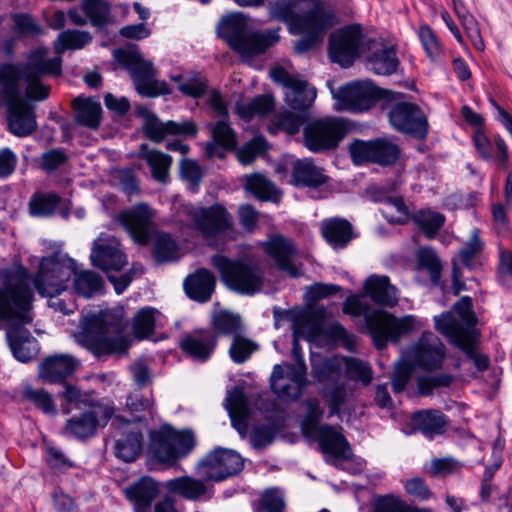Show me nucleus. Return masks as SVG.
<instances>
[{
    "label": "nucleus",
    "instance_id": "nucleus-1",
    "mask_svg": "<svg viewBox=\"0 0 512 512\" xmlns=\"http://www.w3.org/2000/svg\"><path fill=\"white\" fill-rule=\"evenodd\" d=\"M61 72V56L50 57L49 49L39 46L28 53L24 63L2 65L0 84L21 89L27 100L43 101L50 89L43 83V77L59 76Z\"/></svg>",
    "mask_w": 512,
    "mask_h": 512
},
{
    "label": "nucleus",
    "instance_id": "nucleus-2",
    "mask_svg": "<svg viewBox=\"0 0 512 512\" xmlns=\"http://www.w3.org/2000/svg\"><path fill=\"white\" fill-rule=\"evenodd\" d=\"M123 332L122 313L102 311L81 321L75 339L97 359L104 360L112 355L122 356L127 353L130 344Z\"/></svg>",
    "mask_w": 512,
    "mask_h": 512
},
{
    "label": "nucleus",
    "instance_id": "nucleus-3",
    "mask_svg": "<svg viewBox=\"0 0 512 512\" xmlns=\"http://www.w3.org/2000/svg\"><path fill=\"white\" fill-rule=\"evenodd\" d=\"M0 329L6 323H32L33 291L28 271L22 266L0 268Z\"/></svg>",
    "mask_w": 512,
    "mask_h": 512
},
{
    "label": "nucleus",
    "instance_id": "nucleus-4",
    "mask_svg": "<svg viewBox=\"0 0 512 512\" xmlns=\"http://www.w3.org/2000/svg\"><path fill=\"white\" fill-rule=\"evenodd\" d=\"M343 312L353 316H364L366 327L377 349L387 346L388 341L397 343L400 338L421 324L413 315L397 318L382 310H369V304L362 295L347 297Z\"/></svg>",
    "mask_w": 512,
    "mask_h": 512
},
{
    "label": "nucleus",
    "instance_id": "nucleus-5",
    "mask_svg": "<svg viewBox=\"0 0 512 512\" xmlns=\"http://www.w3.org/2000/svg\"><path fill=\"white\" fill-rule=\"evenodd\" d=\"M179 217L183 227L214 247H218L219 241L229 236L234 228L232 215L219 203L211 206L185 205Z\"/></svg>",
    "mask_w": 512,
    "mask_h": 512
},
{
    "label": "nucleus",
    "instance_id": "nucleus-6",
    "mask_svg": "<svg viewBox=\"0 0 512 512\" xmlns=\"http://www.w3.org/2000/svg\"><path fill=\"white\" fill-rule=\"evenodd\" d=\"M280 28L248 32L247 20L242 13H232L222 18L217 26L218 35L243 57L264 53L280 39Z\"/></svg>",
    "mask_w": 512,
    "mask_h": 512
},
{
    "label": "nucleus",
    "instance_id": "nucleus-7",
    "mask_svg": "<svg viewBox=\"0 0 512 512\" xmlns=\"http://www.w3.org/2000/svg\"><path fill=\"white\" fill-rule=\"evenodd\" d=\"M90 259L94 267L107 274V278L113 284L117 294L126 290L136 273H143L142 266L133 265L129 271L120 276L112 274L121 271L128 264L127 256L115 238L99 237L95 239L92 243Z\"/></svg>",
    "mask_w": 512,
    "mask_h": 512
},
{
    "label": "nucleus",
    "instance_id": "nucleus-8",
    "mask_svg": "<svg viewBox=\"0 0 512 512\" xmlns=\"http://www.w3.org/2000/svg\"><path fill=\"white\" fill-rule=\"evenodd\" d=\"M211 263L218 271L221 281L231 291L242 295H253L263 287V271L255 263L232 260L221 254L213 255Z\"/></svg>",
    "mask_w": 512,
    "mask_h": 512
},
{
    "label": "nucleus",
    "instance_id": "nucleus-9",
    "mask_svg": "<svg viewBox=\"0 0 512 512\" xmlns=\"http://www.w3.org/2000/svg\"><path fill=\"white\" fill-rule=\"evenodd\" d=\"M113 55L127 68L137 92L142 96L156 97L171 92L165 81L156 79L153 63L144 59L137 49H117Z\"/></svg>",
    "mask_w": 512,
    "mask_h": 512
},
{
    "label": "nucleus",
    "instance_id": "nucleus-10",
    "mask_svg": "<svg viewBox=\"0 0 512 512\" xmlns=\"http://www.w3.org/2000/svg\"><path fill=\"white\" fill-rule=\"evenodd\" d=\"M75 270V261L68 256L56 253L44 257L33 281L36 291L42 297L54 298L66 290Z\"/></svg>",
    "mask_w": 512,
    "mask_h": 512
},
{
    "label": "nucleus",
    "instance_id": "nucleus-11",
    "mask_svg": "<svg viewBox=\"0 0 512 512\" xmlns=\"http://www.w3.org/2000/svg\"><path fill=\"white\" fill-rule=\"evenodd\" d=\"M195 445V436L191 431H176L163 426L151 433L149 454L158 462L173 465L180 458L186 457Z\"/></svg>",
    "mask_w": 512,
    "mask_h": 512
},
{
    "label": "nucleus",
    "instance_id": "nucleus-12",
    "mask_svg": "<svg viewBox=\"0 0 512 512\" xmlns=\"http://www.w3.org/2000/svg\"><path fill=\"white\" fill-rule=\"evenodd\" d=\"M347 126L343 119L325 117L307 123L303 128L305 147L314 153L334 150L344 138Z\"/></svg>",
    "mask_w": 512,
    "mask_h": 512
},
{
    "label": "nucleus",
    "instance_id": "nucleus-13",
    "mask_svg": "<svg viewBox=\"0 0 512 512\" xmlns=\"http://www.w3.org/2000/svg\"><path fill=\"white\" fill-rule=\"evenodd\" d=\"M2 94L7 106V123L9 131L18 136L31 135L37 128L35 107L24 99V91L6 85Z\"/></svg>",
    "mask_w": 512,
    "mask_h": 512
},
{
    "label": "nucleus",
    "instance_id": "nucleus-14",
    "mask_svg": "<svg viewBox=\"0 0 512 512\" xmlns=\"http://www.w3.org/2000/svg\"><path fill=\"white\" fill-rule=\"evenodd\" d=\"M453 312L444 313L434 317L435 328L449 341L456 340V337L463 338L476 334L475 316L471 310V301L463 297L453 307Z\"/></svg>",
    "mask_w": 512,
    "mask_h": 512
},
{
    "label": "nucleus",
    "instance_id": "nucleus-15",
    "mask_svg": "<svg viewBox=\"0 0 512 512\" xmlns=\"http://www.w3.org/2000/svg\"><path fill=\"white\" fill-rule=\"evenodd\" d=\"M383 90L371 80H357L339 88L335 97L340 108L351 112H364L369 110L380 100Z\"/></svg>",
    "mask_w": 512,
    "mask_h": 512
},
{
    "label": "nucleus",
    "instance_id": "nucleus-16",
    "mask_svg": "<svg viewBox=\"0 0 512 512\" xmlns=\"http://www.w3.org/2000/svg\"><path fill=\"white\" fill-rule=\"evenodd\" d=\"M270 76L285 88V102L293 110L304 111L314 103L317 90L306 80L289 74L280 66L272 68Z\"/></svg>",
    "mask_w": 512,
    "mask_h": 512
},
{
    "label": "nucleus",
    "instance_id": "nucleus-17",
    "mask_svg": "<svg viewBox=\"0 0 512 512\" xmlns=\"http://www.w3.org/2000/svg\"><path fill=\"white\" fill-rule=\"evenodd\" d=\"M389 122L394 129L415 139L423 140L429 130V124L423 110L415 103L397 102L388 114Z\"/></svg>",
    "mask_w": 512,
    "mask_h": 512
},
{
    "label": "nucleus",
    "instance_id": "nucleus-18",
    "mask_svg": "<svg viewBox=\"0 0 512 512\" xmlns=\"http://www.w3.org/2000/svg\"><path fill=\"white\" fill-rule=\"evenodd\" d=\"M199 466L206 480L219 482L241 472L244 462L236 451L217 447L202 458Z\"/></svg>",
    "mask_w": 512,
    "mask_h": 512
},
{
    "label": "nucleus",
    "instance_id": "nucleus-19",
    "mask_svg": "<svg viewBox=\"0 0 512 512\" xmlns=\"http://www.w3.org/2000/svg\"><path fill=\"white\" fill-rule=\"evenodd\" d=\"M407 357L414 367L432 372L442 368L446 348L434 333L424 332L417 343L409 348Z\"/></svg>",
    "mask_w": 512,
    "mask_h": 512
},
{
    "label": "nucleus",
    "instance_id": "nucleus-20",
    "mask_svg": "<svg viewBox=\"0 0 512 512\" xmlns=\"http://www.w3.org/2000/svg\"><path fill=\"white\" fill-rule=\"evenodd\" d=\"M361 27L351 25L332 33L329 37V57L332 62L341 67H350L359 56L362 44Z\"/></svg>",
    "mask_w": 512,
    "mask_h": 512
},
{
    "label": "nucleus",
    "instance_id": "nucleus-21",
    "mask_svg": "<svg viewBox=\"0 0 512 512\" xmlns=\"http://www.w3.org/2000/svg\"><path fill=\"white\" fill-rule=\"evenodd\" d=\"M349 150L356 163L369 161L380 165L393 164L400 154L398 145L384 138L367 142L357 140L350 145Z\"/></svg>",
    "mask_w": 512,
    "mask_h": 512
},
{
    "label": "nucleus",
    "instance_id": "nucleus-22",
    "mask_svg": "<svg viewBox=\"0 0 512 512\" xmlns=\"http://www.w3.org/2000/svg\"><path fill=\"white\" fill-rule=\"evenodd\" d=\"M337 24V16L321 0H312L309 8L302 10L294 23L295 32H312L324 37L326 31Z\"/></svg>",
    "mask_w": 512,
    "mask_h": 512
},
{
    "label": "nucleus",
    "instance_id": "nucleus-23",
    "mask_svg": "<svg viewBox=\"0 0 512 512\" xmlns=\"http://www.w3.org/2000/svg\"><path fill=\"white\" fill-rule=\"evenodd\" d=\"M153 217L154 212L150 206L146 203H139L122 211L118 219L135 242L145 245L150 242L152 234L155 232Z\"/></svg>",
    "mask_w": 512,
    "mask_h": 512
},
{
    "label": "nucleus",
    "instance_id": "nucleus-24",
    "mask_svg": "<svg viewBox=\"0 0 512 512\" xmlns=\"http://www.w3.org/2000/svg\"><path fill=\"white\" fill-rule=\"evenodd\" d=\"M139 114L143 117V132L145 136L155 143L162 142L168 135L195 136L198 131L193 121L162 122L147 108H140Z\"/></svg>",
    "mask_w": 512,
    "mask_h": 512
},
{
    "label": "nucleus",
    "instance_id": "nucleus-25",
    "mask_svg": "<svg viewBox=\"0 0 512 512\" xmlns=\"http://www.w3.org/2000/svg\"><path fill=\"white\" fill-rule=\"evenodd\" d=\"M113 414L114 409L108 405L96 406L79 416L69 418L65 431L77 439L89 438L96 433L98 425L105 426Z\"/></svg>",
    "mask_w": 512,
    "mask_h": 512
},
{
    "label": "nucleus",
    "instance_id": "nucleus-26",
    "mask_svg": "<svg viewBox=\"0 0 512 512\" xmlns=\"http://www.w3.org/2000/svg\"><path fill=\"white\" fill-rule=\"evenodd\" d=\"M264 250L280 271L291 277L301 275L300 267L294 262L297 251L290 239L275 234L266 241Z\"/></svg>",
    "mask_w": 512,
    "mask_h": 512
},
{
    "label": "nucleus",
    "instance_id": "nucleus-27",
    "mask_svg": "<svg viewBox=\"0 0 512 512\" xmlns=\"http://www.w3.org/2000/svg\"><path fill=\"white\" fill-rule=\"evenodd\" d=\"M217 334L212 330H195L179 341L180 349L195 362H206L217 346Z\"/></svg>",
    "mask_w": 512,
    "mask_h": 512
},
{
    "label": "nucleus",
    "instance_id": "nucleus-28",
    "mask_svg": "<svg viewBox=\"0 0 512 512\" xmlns=\"http://www.w3.org/2000/svg\"><path fill=\"white\" fill-rule=\"evenodd\" d=\"M307 375L299 376L296 371H290L280 364L273 368L270 385L275 394L282 400H296L307 386Z\"/></svg>",
    "mask_w": 512,
    "mask_h": 512
},
{
    "label": "nucleus",
    "instance_id": "nucleus-29",
    "mask_svg": "<svg viewBox=\"0 0 512 512\" xmlns=\"http://www.w3.org/2000/svg\"><path fill=\"white\" fill-rule=\"evenodd\" d=\"M80 366V361L70 354H55L45 358L39 366V376L48 383H65Z\"/></svg>",
    "mask_w": 512,
    "mask_h": 512
},
{
    "label": "nucleus",
    "instance_id": "nucleus-30",
    "mask_svg": "<svg viewBox=\"0 0 512 512\" xmlns=\"http://www.w3.org/2000/svg\"><path fill=\"white\" fill-rule=\"evenodd\" d=\"M21 324H11L6 331V338L13 356L20 362L33 360L39 352V343L31 332Z\"/></svg>",
    "mask_w": 512,
    "mask_h": 512
},
{
    "label": "nucleus",
    "instance_id": "nucleus-31",
    "mask_svg": "<svg viewBox=\"0 0 512 512\" xmlns=\"http://www.w3.org/2000/svg\"><path fill=\"white\" fill-rule=\"evenodd\" d=\"M125 496L132 503L134 512H152V503L158 497V482L143 476L124 489Z\"/></svg>",
    "mask_w": 512,
    "mask_h": 512
},
{
    "label": "nucleus",
    "instance_id": "nucleus-32",
    "mask_svg": "<svg viewBox=\"0 0 512 512\" xmlns=\"http://www.w3.org/2000/svg\"><path fill=\"white\" fill-rule=\"evenodd\" d=\"M447 417L439 410L426 409L414 413L410 420V430L407 434L421 432L426 438L432 440L446 432Z\"/></svg>",
    "mask_w": 512,
    "mask_h": 512
},
{
    "label": "nucleus",
    "instance_id": "nucleus-33",
    "mask_svg": "<svg viewBox=\"0 0 512 512\" xmlns=\"http://www.w3.org/2000/svg\"><path fill=\"white\" fill-rule=\"evenodd\" d=\"M165 487L169 493L178 495L186 500L201 501L212 498V487L202 480L191 476H181L166 481Z\"/></svg>",
    "mask_w": 512,
    "mask_h": 512
},
{
    "label": "nucleus",
    "instance_id": "nucleus-34",
    "mask_svg": "<svg viewBox=\"0 0 512 512\" xmlns=\"http://www.w3.org/2000/svg\"><path fill=\"white\" fill-rule=\"evenodd\" d=\"M142 448V432L138 428L126 426L115 441L114 454L123 462L130 463L140 456Z\"/></svg>",
    "mask_w": 512,
    "mask_h": 512
},
{
    "label": "nucleus",
    "instance_id": "nucleus-35",
    "mask_svg": "<svg viewBox=\"0 0 512 512\" xmlns=\"http://www.w3.org/2000/svg\"><path fill=\"white\" fill-rule=\"evenodd\" d=\"M215 285V276L204 268L196 270L184 281V289L187 296L192 300L202 303L211 298Z\"/></svg>",
    "mask_w": 512,
    "mask_h": 512
},
{
    "label": "nucleus",
    "instance_id": "nucleus-36",
    "mask_svg": "<svg viewBox=\"0 0 512 512\" xmlns=\"http://www.w3.org/2000/svg\"><path fill=\"white\" fill-rule=\"evenodd\" d=\"M328 181L321 167L315 165L312 159H299L292 168V183L299 187L317 188Z\"/></svg>",
    "mask_w": 512,
    "mask_h": 512
},
{
    "label": "nucleus",
    "instance_id": "nucleus-37",
    "mask_svg": "<svg viewBox=\"0 0 512 512\" xmlns=\"http://www.w3.org/2000/svg\"><path fill=\"white\" fill-rule=\"evenodd\" d=\"M364 290L367 296L378 305L394 306L397 301V289L391 285L388 276L372 275L364 283Z\"/></svg>",
    "mask_w": 512,
    "mask_h": 512
},
{
    "label": "nucleus",
    "instance_id": "nucleus-38",
    "mask_svg": "<svg viewBox=\"0 0 512 512\" xmlns=\"http://www.w3.org/2000/svg\"><path fill=\"white\" fill-rule=\"evenodd\" d=\"M58 397L61 400V409L64 414H70L73 408H95L103 404L97 401L93 393L82 391L77 385L63 383V390Z\"/></svg>",
    "mask_w": 512,
    "mask_h": 512
},
{
    "label": "nucleus",
    "instance_id": "nucleus-39",
    "mask_svg": "<svg viewBox=\"0 0 512 512\" xmlns=\"http://www.w3.org/2000/svg\"><path fill=\"white\" fill-rule=\"evenodd\" d=\"M226 409L233 427L241 434L245 435L248 429V417L250 414L249 403L243 391L234 388L226 398Z\"/></svg>",
    "mask_w": 512,
    "mask_h": 512
},
{
    "label": "nucleus",
    "instance_id": "nucleus-40",
    "mask_svg": "<svg viewBox=\"0 0 512 512\" xmlns=\"http://www.w3.org/2000/svg\"><path fill=\"white\" fill-rule=\"evenodd\" d=\"M342 369V360L338 357L324 358L313 355L311 358L312 376L323 386L341 381Z\"/></svg>",
    "mask_w": 512,
    "mask_h": 512
},
{
    "label": "nucleus",
    "instance_id": "nucleus-41",
    "mask_svg": "<svg viewBox=\"0 0 512 512\" xmlns=\"http://www.w3.org/2000/svg\"><path fill=\"white\" fill-rule=\"evenodd\" d=\"M367 193L372 201L384 203L395 208L399 216L389 217L387 214H385V217L389 222L402 224L407 220L409 215L408 208L404 203L403 198L397 195L393 188H387L385 186H373L367 190Z\"/></svg>",
    "mask_w": 512,
    "mask_h": 512
},
{
    "label": "nucleus",
    "instance_id": "nucleus-42",
    "mask_svg": "<svg viewBox=\"0 0 512 512\" xmlns=\"http://www.w3.org/2000/svg\"><path fill=\"white\" fill-rule=\"evenodd\" d=\"M76 123L96 130L100 126L102 108L99 101L79 96L72 102Z\"/></svg>",
    "mask_w": 512,
    "mask_h": 512
},
{
    "label": "nucleus",
    "instance_id": "nucleus-43",
    "mask_svg": "<svg viewBox=\"0 0 512 512\" xmlns=\"http://www.w3.org/2000/svg\"><path fill=\"white\" fill-rule=\"evenodd\" d=\"M321 233L331 246L342 249L352 239V225L345 219L331 218L321 223Z\"/></svg>",
    "mask_w": 512,
    "mask_h": 512
},
{
    "label": "nucleus",
    "instance_id": "nucleus-44",
    "mask_svg": "<svg viewBox=\"0 0 512 512\" xmlns=\"http://www.w3.org/2000/svg\"><path fill=\"white\" fill-rule=\"evenodd\" d=\"M367 64L375 74L391 75L396 72L399 60L393 47L381 44L367 56Z\"/></svg>",
    "mask_w": 512,
    "mask_h": 512
},
{
    "label": "nucleus",
    "instance_id": "nucleus-45",
    "mask_svg": "<svg viewBox=\"0 0 512 512\" xmlns=\"http://www.w3.org/2000/svg\"><path fill=\"white\" fill-rule=\"evenodd\" d=\"M139 157L144 159L151 169L152 177L161 183L167 182L169 176V169L172 164L171 156L155 150L150 149L145 143L139 147Z\"/></svg>",
    "mask_w": 512,
    "mask_h": 512
},
{
    "label": "nucleus",
    "instance_id": "nucleus-46",
    "mask_svg": "<svg viewBox=\"0 0 512 512\" xmlns=\"http://www.w3.org/2000/svg\"><path fill=\"white\" fill-rule=\"evenodd\" d=\"M319 445L326 454L338 459H347L351 453L345 437L331 426L321 429Z\"/></svg>",
    "mask_w": 512,
    "mask_h": 512
},
{
    "label": "nucleus",
    "instance_id": "nucleus-47",
    "mask_svg": "<svg viewBox=\"0 0 512 512\" xmlns=\"http://www.w3.org/2000/svg\"><path fill=\"white\" fill-rule=\"evenodd\" d=\"M152 252L157 263H168L179 258V249L175 240L167 233L155 231L150 239Z\"/></svg>",
    "mask_w": 512,
    "mask_h": 512
},
{
    "label": "nucleus",
    "instance_id": "nucleus-48",
    "mask_svg": "<svg viewBox=\"0 0 512 512\" xmlns=\"http://www.w3.org/2000/svg\"><path fill=\"white\" fill-rule=\"evenodd\" d=\"M72 275H74V289L79 295L90 298L103 292L104 281L96 272L91 270L78 272L77 265L75 264V270Z\"/></svg>",
    "mask_w": 512,
    "mask_h": 512
},
{
    "label": "nucleus",
    "instance_id": "nucleus-49",
    "mask_svg": "<svg viewBox=\"0 0 512 512\" xmlns=\"http://www.w3.org/2000/svg\"><path fill=\"white\" fill-rule=\"evenodd\" d=\"M92 35L88 31L68 29L62 31L54 42V49L58 56L66 50H78L84 48L92 41Z\"/></svg>",
    "mask_w": 512,
    "mask_h": 512
},
{
    "label": "nucleus",
    "instance_id": "nucleus-50",
    "mask_svg": "<svg viewBox=\"0 0 512 512\" xmlns=\"http://www.w3.org/2000/svg\"><path fill=\"white\" fill-rule=\"evenodd\" d=\"M319 393L322 395L329 408V416H339L341 407L347 402L348 391L346 383L338 381L321 387Z\"/></svg>",
    "mask_w": 512,
    "mask_h": 512
},
{
    "label": "nucleus",
    "instance_id": "nucleus-51",
    "mask_svg": "<svg viewBox=\"0 0 512 512\" xmlns=\"http://www.w3.org/2000/svg\"><path fill=\"white\" fill-rule=\"evenodd\" d=\"M483 248L484 242L480 238V230L473 228L469 240L459 251L460 263L468 269H475L480 265L479 255Z\"/></svg>",
    "mask_w": 512,
    "mask_h": 512
},
{
    "label": "nucleus",
    "instance_id": "nucleus-52",
    "mask_svg": "<svg viewBox=\"0 0 512 512\" xmlns=\"http://www.w3.org/2000/svg\"><path fill=\"white\" fill-rule=\"evenodd\" d=\"M60 201L61 198L55 193H34L29 200V212L34 217H50Z\"/></svg>",
    "mask_w": 512,
    "mask_h": 512
},
{
    "label": "nucleus",
    "instance_id": "nucleus-53",
    "mask_svg": "<svg viewBox=\"0 0 512 512\" xmlns=\"http://www.w3.org/2000/svg\"><path fill=\"white\" fill-rule=\"evenodd\" d=\"M245 188L257 199L262 201L274 200L277 198L276 186L264 175L254 173L246 177Z\"/></svg>",
    "mask_w": 512,
    "mask_h": 512
},
{
    "label": "nucleus",
    "instance_id": "nucleus-54",
    "mask_svg": "<svg viewBox=\"0 0 512 512\" xmlns=\"http://www.w3.org/2000/svg\"><path fill=\"white\" fill-rule=\"evenodd\" d=\"M418 268L429 273L431 282L438 285L441 278L442 265L437 254L428 247H421L417 251Z\"/></svg>",
    "mask_w": 512,
    "mask_h": 512
},
{
    "label": "nucleus",
    "instance_id": "nucleus-55",
    "mask_svg": "<svg viewBox=\"0 0 512 512\" xmlns=\"http://www.w3.org/2000/svg\"><path fill=\"white\" fill-rule=\"evenodd\" d=\"M412 219L428 238H433L445 222L444 215L429 209L417 211Z\"/></svg>",
    "mask_w": 512,
    "mask_h": 512
},
{
    "label": "nucleus",
    "instance_id": "nucleus-56",
    "mask_svg": "<svg viewBox=\"0 0 512 512\" xmlns=\"http://www.w3.org/2000/svg\"><path fill=\"white\" fill-rule=\"evenodd\" d=\"M298 0H277L270 4L269 15L272 19L288 24L290 32H295L294 23L299 14L295 13Z\"/></svg>",
    "mask_w": 512,
    "mask_h": 512
},
{
    "label": "nucleus",
    "instance_id": "nucleus-57",
    "mask_svg": "<svg viewBox=\"0 0 512 512\" xmlns=\"http://www.w3.org/2000/svg\"><path fill=\"white\" fill-rule=\"evenodd\" d=\"M158 311L152 307L140 309L133 318V333L138 339L149 338L155 329V315Z\"/></svg>",
    "mask_w": 512,
    "mask_h": 512
},
{
    "label": "nucleus",
    "instance_id": "nucleus-58",
    "mask_svg": "<svg viewBox=\"0 0 512 512\" xmlns=\"http://www.w3.org/2000/svg\"><path fill=\"white\" fill-rule=\"evenodd\" d=\"M451 343L461 349L468 358L472 359L479 371H484L488 368L489 358L477 352L476 334L470 336L466 335V337L463 338H459L458 336L456 340L451 341Z\"/></svg>",
    "mask_w": 512,
    "mask_h": 512
},
{
    "label": "nucleus",
    "instance_id": "nucleus-59",
    "mask_svg": "<svg viewBox=\"0 0 512 512\" xmlns=\"http://www.w3.org/2000/svg\"><path fill=\"white\" fill-rule=\"evenodd\" d=\"M267 148L268 143L265 137L255 136L238 150V160L240 163L248 165L261 156Z\"/></svg>",
    "mask_w": 512,
    "mask_h": 512
},
{
    "label": "nucleus",
    "instance_id": "nucleus-60",
    "mask_svg": "<svg viewBox=\"0 0 512 512\" xmlns=\"http://www.w3.org/2000/svg\"><path fill=\"white\" fill-rule=\"evenodd\" d=\"M346 375L350 380L360 381L368 385L372 381V369L370 365L356 358H345Z\"/></svg>",
    "mask_w": 512,
    "mask_h": 512
},
{
    "label": "nucleus",
    "instance_id": "nucleus-61",
    "mask_svg": "<svg viewBox=\"0 0 512 512\" xmlns=\"http://www.w3.org/2000/svg\"><path fill=\"white\" fill-rule=\"evenodd\" d=\"M257 349L258 345L256 343L245 337L235 335L229 348V355L235 363L241 364Z\"/></svg>",
    "mask_w": 512,
    "mask_h": 512
},
{
    "label": "nucleus",
    "instance_id": "nucleus-62",
    "mask_svg": "<svg viewBox=\"0 0 512 512\" xmlns=\"http://www.w3.org/2000/svg\"><path fill=\"white\" fill-rule=\"evenodd\" d=\"M13 30L22 37H34L42 33V27L28 13L11 15Z\"/></svg>",
    "mask_w": 512,
    "mask_h": 512
},
{
    "label": "nucleus",
    "instance_id": "nucleus-63",
    "mask_svg": "<svg viewBox=\"0 0 512 512\" xmlns=\"http://www.w3.org/2000/svg\"><path fill=\"white\" fill-rule=\"evenodd\" d=\"M212 138L222 146L233 150L237 145L236 134L227 120H218L215 124H210Z\"/></svg>",
    "mask_w": 512,
    "mask_h": 512
},
{
    "label": "nucleus",
    "instance_id": "nucleus-64",
    "mask_svg": "<svg viewBox=\"0 0 512 512\" xmlns=\"http://www.w3.org/2000/svg\"><path fill=\"white\" fill-rule=\"evenodd\" d=\"M374 512H430L428 509H419L406 505L398 497L387 495L377 499Z\"/></svg>",
    "mask_w": 512,
    "mask_h": 512
}]
</instances>
